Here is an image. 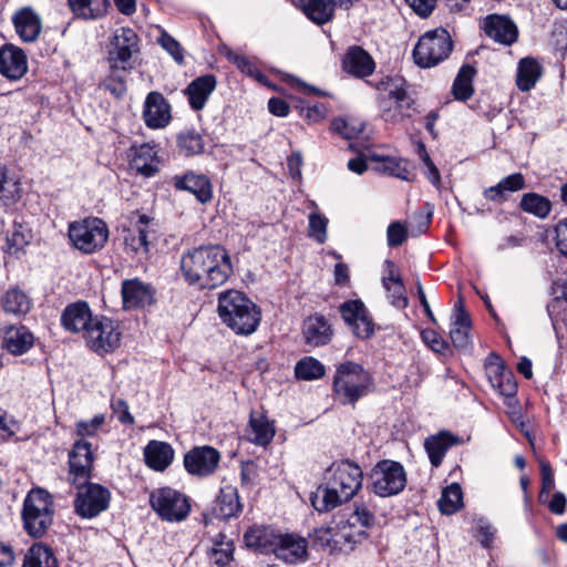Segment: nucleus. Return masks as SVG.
Returning a JSON list of instances; mask_svg holds the SVG:
<instances>
[{"instance_id": "nucleus-45", "label": "nucleus", "mask_w": 567, "mask_h": 567, "mask_svg": "<svg viewBox=\"0 0 567 567\" xmlns=\"http://www.w3.org/2000/svg\"><path fill=\"white\" fill-rule=\"evenodd\" d=\"M2 308L11 315H24L31 308L29 297L20 289H9L2 297Z\"/></svg>"}, {"instance_id": "nucleus-30", "label": "nucleus", "mask_w": 567, "mask_h": 567, "mask_svg": "<svg viewBox=\"0 0 567 567\" xmlns=\"http://www.w3.org/2000/svg\"><path fill=\"white\" fill-rule=\"evenodd\" d=\"M342 65L346 72L365 78L374 72L375 63L372 56L360 47H351L344 54Z\"/></svg>"}, {"instance_id": "nucleus-40", "label": "nucleus", "mask_w": 567, "mask_h": 567, "mask_svg": "<svg viewBox=\"0 0 567 567\" xmlns=\"http://www.w3.org/2000/svg\"><path fill=\"white\" fill-rule=\"evenodd\" d=\"M71 11L79 18L97 19L105 14L109 0H68Z\"/></svg>"}, {"instance_id": "nucleus-25", "label": "nucleus", "mask_w": 567, "mask_h": 567, "mask_svg": "<svg viewBox=\"0 0 567 567\" xmlns=\"http://www.w3.org/2000/svg\"><path fill=\"white\" fill-rule=\"evenodd\" d=\"M94 317L91 313L90 307L86 302H75L69 305L62 312L61 322L64 329L71 332H83L90 328Z\"/></svg>"}, {"instance_id": "nucleus-43", "label": "nucleus", "mask_w": 567, "mask_h": 567, "mask_svg": "<svg viewBox=\"0 0 567 567\" xmlns=\"http://www.w3.org/2000/svg\"><path fill=\"white\" fill-rule=\"evenodd\" d=\"M22 567H58V563L50 547L34 544L28 550Z\"/></svg>"}, {"instance_id": "nucleus-11", "label": "nucleus", "mask_w": 567, "mask_h": 567, "mask_svg": "<svg viewBox=\"0 0 567 567\" xmlns=\"http://www.w3.org/2000/svg\"><path fill=\"white\" fill-rule=\"evenodd\" d=\"M87 347L96 353L114 351L121 341L118 326L110 318L94 317L93 322L84 334Z\"/></svg>"}, {"instance_id": "nucleus-24", "label": "nucleus", "mask_w": 567, "mask_h": 567, "mask_svg": "<svg viewBox=\"0 0 567 567\" xmlns=\"http://www.w3.org/2000/svg\"><path fill=\"white\" fill-rule=\"evenodd\" d=\"M143 117L151 128L165 127L169 123V105L161 93L151 92L147 95Z\"/></svg>"}, {"instance_id": "nucleus-48", "label": "nucleus", "mask_w": 567, "mask_h": 567, "mask_svg": "<svg viewBox=\"0 0 567 567\" xmlns=\"http://www.w3.org/2000/svg\"><path fill=\"white\" fill-rule=\"evenodd\" d=\"M475 74V69L471 65H463L458 71L457 76L453 83V94L455 99L465 101L473 94L472 81Z\"/></svg>"}, {"instance_id": "nucleus-51", "label": "nucleus", "mask_w": 567, "mask_h": 567, "mask_svg": "<svg viewBox=\"0 0 567 567\" xmlns=\"http://www.w3.org/2000/svg\"><path fill=\"white\" fill-rule=\"evenodd\" d=\"M324 371L323 364L312 357L302 358L295 367L297 379L307 381L320 379L323 377Z\"/></svg>"}, {"instance_id": "nucleus-34", "label": "nucleus", "mask_w": 567, "mask_h": 567, "mask_svg": "<svg viewBox=\"0 0 567 567\" xmlns=\"http://www.w3.org/2000/svg\"><path fill=\"white\" fill-rule=\"evenodd\" d=\"M33 342V334L24 326H11L4 330L2 347L14 355H21L32 348Z\"/></svg>"}, {"instance_id": "nucleus-10", "label": "nucleus", "mask_w": 567, "mask_h": 567, "mask_svg": "<svg viewBox=\"0 0 567 567\" xmlns=\"http://www.w3.org/2000/svg\"><path fill=\"white\" fill-rule=\"evenodd\" d=\"M373 492L382 497L399 494L406 484L404 467L395 461L383 460L371 472Z\"/></svg>"}, {"instance_id": "nucleus-17", "label": "nucleus", "mask_w": 567, "mask_h": 567, "mask_svg": "<svg viewBox=\"0 0 567 567\" xmlns=\"http://www.w3.org/2000/svg\"><path fill=\"white\" fill-rule=\"evenodd\" d=\"M220 460L219 452L210 446L192 449L184 456V466L192 475L207 476L215 472Z\"/></svg>"}, {"instance_id": "nucleus-9", "label": "nucleus", "mask_w": 567, "mask_h": 567, "mask_svg": "<svg viewBox=\"0 0 567 567\" xmlns=\"http://www.w3.org/2000/svg\"><path fill=\"white\" fill-rule=\"evenodd\" d=\"M150 503L157 515L167 522H182L190 511L186 496L172 487L154 489L150 495Z\"/></svg>"}, {"instance_id": "nucleus-38", "label": "nucleus", "mask_w": 567, "mask_h": 567, "mask_svg": "<svg viewBox=\"0 0 567 567\" xmlns=\"http://www.w3.org/2000/svg\"><path fill=\"white\" fill-rule=\"evenodd\" d=\"M305 14L313 22L323 24L333 17V0H299Z\"/></svg>"}, {"instance_id": "nucleus-46", "label": "nucleus", "mask_w": 567, "mask_h": 567, "mask_svg": "<svg viewBox=\"0 0 567 567\" xmlns=\"http://www.w3.org/2000/svg\"><path fill=\"white\" fill-rule=\"evenodd\" d=\"M442 514L451 515L457 512L463 505L462 488L457 483H453L442 491L437 502Z\"/></svg>"}, {"instance_id": "nucleus-31", "label": "nucleus", "mask_w": 567, "mask_h": 567, "mask_svg": "<svg viewBox=\"0 0 567 567\" xmlns=\"http://www.w3.org/2000/svg\"><path fill=\"white\" fill-rule=\"evenodd\" d=\"M174 455L171 444L163 441L152 440L144 447L145 464L156 472L165 471L172 464Z\"/></svg>"}, {"instance_id": "nucleus-23", "label": "nucleus", "mask_w": 567, "mask_h": 567, "mask_svg": "<svg viewBox=\"0 0 567 567\" xmlns=\"http://www.w3.org/2000/svg\"><path fill=\"white\" fill-rule=\"evenodd\" d=\"M308 543L295 534H279L274 555L286 563H297L307 557Z\"/></svg>"}, {"instance_id": "nucleus-61", "label": "nucleus", "mask_w": 567, "mask_h": 567, "mask_svg": "<svg viewBox=\"0 0 567 567\" xmlns=\"http://www.w3.org/2000/svg\"><path fill=\"white\" fill-rule=\"evenodd\" d=\"M159 43L174 58L176 62H183V50L179 43L173 37L167 33H163L159 38Z\"/></svg>"}, {"instance_id": "nucleus-20", "label": "nucleus", "mask_w": 567, "mask_h": 567, "mask_svg": "<svg viewBox=\"0 0 567 567\" xmlns=\"http://www.w3.org/2000/svg\"><path fill=\"white\" fill-rule=\"evenodd\" d=\"M28 71L27 55L12 44L0 49V73L11 81L20 80Z\"/></svg>"}, {"instance_id": "nucleus-54", "label": "nucleus", "mask_w": 567, "mask_h": 567, "mask_svg": "<svg viewBox=\"0 0 567 567\" xmlns=\"http://www.w3.org/2000/svg\"><path fill=\"white\" fill-rule=\"evenodd\" d=\"M178 146L186 155H196L203 151L204 143L198 133L186 131L178 135Z\"/></svg>"}, {"instance_id": "nucleus-29", "label": "nucleus", "mask_w": 567, "mask_h": 567, "mask_svg": "<svg viewBox=\"0 0 567 567\" xmlns=\"http://www.w3.org/2000/svg\"><path fill=\"white\" fill-rule=\"evenodd\" d=\"M121 293L125 309L145 307L153 301L151 288L138 279L124 280L122 282Z\"/></svg>"}, {"instance_id": "nucleus-56", "label": "nucleus", "mask_w": 567, "mask_h": 567, "mask_svg": "<svg viewBox=\"0 0 567 567\" xmlns=\"http://www.w3.org/2000/svg\"><path fill=\"white\" fill-rule=\"evenodd\" d=\"M127 70L112 69L110 75L103 81L102 86L116 97L126 92L125 79L122 76Z\"/></svg>"}, {"instance_id": "nucleus-53", "label": "nucleus", "mask_w": 567, "mask_h": 567, "mask_svg": "<svg viewBox=\"0 0 567 567\" xmlns=\"http://www.w3.org/2000/svg\"><path fill=\"white\" fill-rule=\"evenodd\" d=\"M328 218L319 213H311L309 215L308 235L319 244H323L327 240V226Z\"/></svg>"}, {"instance_id": "nucleus-7", "label": "nucleus", "mask_w": 567, "mask_h": 567, "mask_svg": "<svg viewBox=\"0 0 567 567\" xmlns=\"http://www.w3.org/2000/svg\"><path fill=\"white\" fill-rule=\"evenodd\" d=\"M453 42L450 33L437 28L425 32L417 41L413 58L417 65L431 68L444 61L452 52Z\"/></svg>"}, {"instance_id": "nucleus-13", "label": "nucleus", "mask_w": 567, "mask_h": 567, "mask_svg": "<svg viewBox=\"0 0 567 567\" xmlns=\"http://www.w3.org/2000/svg\"><path fill=\"white\" fill-rule=\"evenodd\" d=\"M138 51L137 34L131 28H118L115 30L111 50L109 52L110 66L112 69H131V59Z\"/></svg>"}, {"instance_id": "nucleus-47", "label": "nucleus", "mask_w": 567, "mask_h": 567, "mask_svg": "<svg viewBox=\"0 0 567 567\" xmlns=\"http://www.w3.org/2000/svg\"><path fill=\"white\" fill-rule=\"evenodd\" d=\"M379 173L389 174L403 181H411L413 177L412 165L405 159L386 156L382 165L373 166Z\"/></svg>"}, {"instance_id": "nucleus-52", "label": "nucleus", "mask_w": 567, "mask_h": 567, "mask_svg": "<svg viewBox=\"0 0 567 567\" xmlns=\"http://www.w3.org/2000/svg\"><path fill=\"white\" fill-rule=\"evenodd\" d=\"M106 422V416L103 413L95 414L89 420H79L74 423V434L79 440L85 437H94L102 430Z\"/></svg>"}, {"instance_id": "nucleus-50", "label": "nucleus", "mask_w": 567, "mask_h": 567, "mask_svg": "<svg viewBox=\"0 0 567 567\" xmlns=\"http://www.w3.org/2000/svg\"><path fill=\"white\" fill-rule=\"evenodd\" d=\"M520 208L529 214L539 218L548 216L551 209L550 200L539 194L528 193L523 195L520 200Z\"/></svg>"}, {"instance_id": "nucleus-22", "label": "nucleus", "mask_w": 567, "mask_h": 567, "mask_svg": "<svg viewBox=\"0 0 567 567\" xmlns=\"http://www.w3.org/2000/svg\"><path fill=\"white\" fill-rule=\"evenodd\" d=\"M174 186L178 190L192 193L202 204H206L213 198V185L204 174L187 172L182 176H175Z\"/></svg>"}, {"instance_id": "nucleus-16", "label": "nucleus", "mask_w": 567, "mask_h": 567, "mask_svg": "<svg viewBox=\"0 0 567 567\" xmlns=\"http://www.w3.org/2000/svg\"><path fill=\"white\" fill-rule=\"evenodd\" d=\"M340 312L357 337L368 339L373 334L374 324L362 301H347L340 306Z\"/></svg>"}, {"instance_id": "nucleus-2", "label": "nucleus", "mask_w": 567, "mask_h": 567, "mask_svg": "<svg viewBox=\"0 0 567 567\" xmlns=\"http://www.w3.org/2000/svg\"><path fill=\"white\" fill-rule=\"evenodd\" d=\"M363 472L351 461H342L329 468L324 486H319L310 501L316 511L327 513L351 499L362 486Z\"/></svg>"}, {"instance_id": "nucleus-14", "label": "nucleus", "mask_w": 567, "mask_h": 567, "mask_svg": "<svg viewBox=\"0 0 567 567\" xmlns=\"http://www.w3.org/2000/svg\"><path fill=\"white\" fill-rule=\"evenodd\" d=\"M92 445L85 440L74 442L69 453V480L75 486L85 485L93 465Z\"/></svg>"}, {"instance_id": "nucleus-8", "label": "nucleus", "mask_w": 567, "mask_h": 567, "mask_svg": "<svg viewBox=\"0 0 567 567\" xmlns=\"http://www.w3.org/2000/svg\"><path fill=\"white\" fill-rule=\"evenodd\" d=\"M69 238L78 250L84 254H94L105 246L109 239V228L100 218H84L70 224Z\"/></svg>"}, {"instance_id": "nucleus-36", "label": "nucleus", "mask_w": 567, "mask_h": 567, "mask_svg": "<svg viewBox=\"0 0 567 567\" xmlns=\"http://www.w3.org/2000/svg\"><path fill=\"white\" fill-rule=\"evenodd\" d=\"M13 21L17 33L24 42H32L40 34L41 20L31 9H22L16 13Z\"/></svg>"}, {"instance_id": "nucleus-60", "label": "nucleus", "mask_w": 567, "mask_h": 567, "mask_svg": "<svg viewBox=\"0 0 567 567\" xmlns=\"http://www.w3.org/2000/svg\"><path fill=\"white\" fill-rule=\"evenodd\" d=\"M422 340L435 352L437 353H444L447 349V344L444 342V340L441 338V336L432 330V329H425L421 333Z\"/></svg>"}, {"instance_id": "nucleus-28", "label": "nucleus", "mask_w": 567, "mask_h": 567, "mask_svg": "<svg viewBox=\"0 0 567 567\" xmlns=\"http://www.w3.org/2000/svg\"><path fill=\"white\" fill-rule=\"evenodd\" d=\"M471 319L464 310L463 301L460 299L454 305V312L452 316L450 337L453 344L462 350L468 349L471 344L470 339Z\"/></svg>"}, {"instance_id": "nucleus-4", "label": "nucleus", "mask_w": 567, "mask_h": 567, "mask_svg": "<svg viewBox=\"0 0 567 567\" xmlns=\"http://www.w3.org/2000/svg\"><path fill=\"white\" fill-rule=\"evenodd\" d=\"M372 379L360 364L347 361L337 367L333 392L342 404L354 405L371 389Z\"/></svg>"}, {"instance_id": "nucleus-39", "label": "nucleus", "mask_w": 567, "mask_h": 567, "mask_svg": "<svg viewBox=\"0 0 567 567\" xmlns=\"http://www.w3.org/2000/svg\"><path fill=\"white\" fill-rule=\"evenodd\" d=\"M240 508L237 489L233 486L221 488L215 506L216 516L229 518L235 516Z\"/></svg>"}, {"instance_id": "nucleus-26", "label": "nucleus", "mask_w": 567, "mask_h": 567, "mask_svg": "<svg viewBox=\"0 0 567 567\" xmlns=\"http://www.w3.org/2000/svg\"><path fill=\"white\" fill-rule=\"evenodd\" d=\"M130 166L145 177L154 176L158 171V158L154 147L148 144L132 146L130 150Z\"/></svg>"}, {"instance_id": "nucleus-27", "label": "nucleus", "mask_w": 567, "mask_h": 567, "mask_svg": "<svg viewBox=\"0 0 567 567\" xmlns=\"http://www.w3.org/2000/svg\"><path fill=\"white\" fill-rule=\"evenodd\" d=\"M279 533L266 526H252L244 534V542L247 547L260 554H274L276 550Z\"/></svg>"}, {"instance_id": "nucleus-15", "label": "nucleus", "mask_w": 567, "mask_h": 567, "mask_svg": "<svg viewBox=\"0 0 567 567\" xmlns=\"http://www.w3.org/2000/svg\"><path fill=\"white\" fill-rule=\"evenodd\" d=\"M153 231V219L145 214H138L134 226L124 230L125 251L133 257H146L150 250V235Z\"/></svg>"}, {"instance_id": "nucleus-12", "label": "nucleus", "mask_w": 567, "mask_h": 567, "mask_svg": "<svg viewBox=\"0 0 567 567\" xmlns=\"http://www.w3.org/2000/svg\"><path fill=\"white\" fill-rule=\"evenodd\" d=\"M79 492L74 501L75 512L84 518H93L104 512L110 504L111 494L100 484L76 486Z\"/></svg>"}, {"instance_id": "nucleus-6", "label": "nucleus", "mask_w": 567, "mask_h": 567, "mask_svg": "<svg viewBox=\"0 0 567 567\" xmlns=\"http://www.w3.org/2000/svg\"><path fill=\"white\" fill-rule=\"evenodd\" d=\"M53 513V503L47 491L37 488L29 492L22 509L25 532L34 538L42 537L52 525Z\"/></svg>"}, {"instance_id": "nucleus-49", "label": "nucleus", "mask_w": 567, "mask_h": 567, "mask_svg": "<svg viewBox=\"0 0 567 567\" xmlns=\"http://www.w3.org/2000/svg\"><path fill=\"white\" fill-rule=\"evenodd\" d=\"M219 539L214 540L212 548L208 551L209 559L218 567H225L233 560L234 544L226 540L225 536L219 534Z\"/></svg>"}, {"instance_id": "nucleus-41", "label": "nucleus", "mask_w": 567, "mask_h": 567, "mask_svg": "<svg viewBox=\"0 0 567 567\" xmlns=\"http://www.w3.org/2000/svg\"><path fill=\"white\" fill-rule=\"evenodd\" d=\"M525 187V178L520 173L512 174L503 178L497 185L491 186L484 192V196L493 202L504 199L505 192H517Z\"/></svg>"}, {"instance_id": "nucleus-44", "label": "nucleus", "mask_w": 567, "mask_h": 567, "mask_svg": "<svg viewBox=\"0 0 567 567\" xmlns=\"http://www.w3.org/2000/svg\"><path fill=\"white\" fill-rule=\"evenodd\" d=\"M221 53L225 55V58L235 64L238 70H240L243 73L254 78L258 82L262 84L267 83V76L264 75L259 69L255 65V63L247 56L234 51L230 48H225L221 50Z\"/></svg>"}, {"instance_id": "nucleus-1", "label": "nucleus", "mask_w": 567, "mask_h": 567, "mask_svg": "<svg viewBox=\"0 0 567 567\" xmlns=\"http://www.w3.org/2000/svg\"><path fill=\"white\" fill-rule=\"evenodd\" d=\"M184 280L199 289H215L233 274L230 256L219 245L200 246L187 250L181 259Z\"/></svg>"}, {"instance_id": "nucleus-18", "label": "nucleus", "mask_w": 567, "mask_h": 567, "mask_svg": "<svg viewBox=\"0 0 567 567\" xmlns=\"http://www.w3.org/2000/svg\"><path fill=\"white\" fill-rule=\"evenodd\" d=\"M382 286L386 291V298L398 309L408 307L409 300L401 274L393 261L383 262Z\"/></svg>"}, {"instance_id": "nucleus-37", "label": "nucleus", "mask_w": 567, "mask_h": 567, "mask_svg": "<svg viewBox=\"0 0 567 567\" xmlns=\"http://www.w3.org/2000/svg\"><path fill=\"white\" fill-rule=\"evenodd\" d=\"M249 425V439L251 442L265 446L272 441L275 436V427L264 414L259 412H251Z\"/></svg>"}, {"instance_id": "nucleus-63", "label": "nucleus", "mask_w": 567, "mask_h": 567, "mask_svg": "<svg viewBox=\"0 0 567 567\" xmlns=\"http://www.w3.org/2000/svg\"><path fill=\"white\" fill-rule=\"evenodd\" d=\"M495 532L496 530L492 525L480 520L474 536L484 547H489L493 542Z\"/></svg>"}, {"instance_id": "nucleus-21", "label": "nucleus", "mask_w": 567, "mask_h": 567, "mask_svg": "<svg viewBox=\"0 0 567 567\" xmlns=\"http://www.w3.org/2000/svg\"><path fill=\"white\" fill-rule=\"evenodd\" d=\"M374 523L375 517L373 513L367 506L360 505L355 507L346 520L340 518L337 522V527L342 537L355 542V536L363 535V529L373 526Z\"/></svg>"}, {"instance_id": "nucleus-59", "label": "nucleus", "mask_w": 567, "mask_h": 567, "mask_svg": "<svg viewBox=\"0 0 567 567\" xmlns=\"http://www.w3.org/2000/svg\"><path fill=\"white\" fill-rule=\"evenodd\" d=\"M386 236L389 246H400L406 239V228L401 223L394 221L389 225Z\"/></svg>"}, {"instance_id": "nucleus-5", "label": "nucleus", "mask_w": 567, "mask_h": 567, "mask_svg": "<svg viewBox=\"0 0 567 567\" xmlns=\"http://www.w3.org/2000/svg\"><path fill=\"white\" fill-rule=\"evenodd\" d=\"M380 110L384 121L398 123L411 116L413 99L406 91V82L401 76L386 78L379 85Z\"/></svg>"}, {"instance_id": "nucleus-33", "label": "nucleus", "mask_w": 567, "mask_h": 567, "mask_svg": "<svg viewBox=\"0 0 567 567\" xmlns=\"http://www.w3.org/2000/svg\"><path fill=\"white\" fill-rule=\"evenodd\" d=\"M461 440L450 432L442 431L431 435L424 441V449L427 453L432 466L439 467L451 446L457 445Z\"/></svg>"}, {"instance_id": "nucleus-32", "label": "nucleus", "mask_w": 567, "mask_h": 567, "mask_svg": "<svg viewBox=\"0 0 567 567\" xmlns=\"http://www.w3.org/2000/svg\"><path fill=\"white\" fill-rule=\"evenodd\" d=\"M302 334L307 344L311 347H320L327 344L331 340L332 330L324 317L316 315L305 320Z\"/></svg>"}, {"instance_id": "nucleus-55", "label": "nucleus", "mask_w": 567, "mask_h": 567, "mask_svg": "<svg viewBox=\"0 0 567 567\" xmlns=\"http://www.w3.org/2000/svg\"><path fill=\"white\" fill-rule=\"evenodd\" d=\"M20 193V183L8 176V169L0 164V198L16 199Z\"/></svg>"}, {"instance_id": "nucleus-35", "label": "nucleus", "mask_w": 567, "mask_h": 567, "mask_svg": "<svg viewBox=\"0 0 567 567\" xmlns=\"http://www.w3.org/2000/svg\"><path fill=\"white\" fill-rule=\"evenodd\" d=\"M216 84V78L213 74H206L192 81L185 90L192 109L202 110Z\"/></svg>"}, {"instance_id": "nucleus-3", "label": "nucleus", "mask_w": 567, "mask_h": 567, "mask_svg": "<svg viewBox=\"0 0 567 567\" xmlns=\"http://www.w3.org/2000/svg\"><path fill=\"white\" fill-rule=\"evenodd\" d=\"M217 311L221 321L237 334H251L261 320L258 307L238 290L220 292Z\"/></svg>"}, {"instance_id": "nucleus-19", "label": "nucleus", "mask_w": 567, "mask_h": 567, "mask_svg": "<svg viewBox=\"0 0 567 567\" xmlns=\"http://www.w3.org/2000/svg\"><path fill=\"white\" fill-rule=\"evenodd\" d=\"M484 30L487 37L505 45L513 44L518 38L517 25L508 16H487L484 21Z\"/></svg>"}, {"instance_id": "nucleus-62", "label": "nucleus", "mask_w": 567, "mask_h": 567, "mask_svg": "<svg viewBox=\"0 0 567 567\" xmlns=\"http://www.w3.org/2000/svg\"><path fill=\"white\" fill-rule=\"evenodd\" d=\"M113 413L117 416L118 421L123 424H133L134 417L130 413L128 404L123 399L112 401Z\"/></svg>"}, {"instance_id": "nucleus-42", "label": "nucleus", "mask_w": 567, "mask_h": 567, "mask_svg": "<svg viewBox=\"0 0 567 567\" xmlns=\"http://www.w3.org/2000/svg\"><path fill=\"white\" fill-rule=\"evenodd\" d=\"M539 76L540 66L534 59L525 58L520 60L516 76L517 86L520 91H529L534 87Z\"/></svg>"}, {"instance_id": "nucleus-57", "label": "nucleus", "mask_w": 567, "mask_h": 567, "mask_svg": "<svg viewBox=\"0 0 567 567\" xmlns=\"http://www.w3.org/2000/svg\"><path fill=\"white\" fill-rule=\"evenodd\" d=\"M331 128L344 138L351 140L363 131V124L353 120L334 118Z\"/></svg>"}, {"instance_id": "nucleus-58", "label": "nucleus", "mask_w": 567, "mask_h": 567, "mask_svg": "<svg viewBox=\"0 0 567 567\" xmlns=\"http://www.w3.org/2000/svg\"><path fill=\"white\" fill-rule=\"evenodd\" d=\"M507 372L508 371L504 368L499 357L491 354L486 364V373L492 382V385L496 383L499 379H503L504 374H506Z\"/></svg>"}, {"instance_id": "nucleus-64", "label": "nucleus", "mask_w": 567, "mask_h": 567, "mask_svg": "<svg viewBox=\"0 0 567 567\" xmlns=\"http://www.w3.org/2000/svg\"><path fill=\"white\" fill-rule=\"evenodd\" d=\"M555 231L557 249L567 257V219L559 221Z\"/></svg>"}]
</instances>
